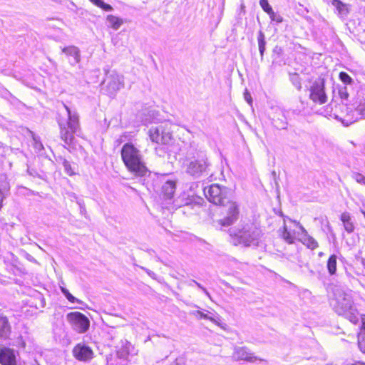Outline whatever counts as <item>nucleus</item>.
Wrapping results in <instances>:
<instances>
[{
  "label": "nucleus",
  "instance_id": "nucleus-38",
  "mask_svg": "<svg viewBox=\"0 0 365 365\" xmlns=\"http://www.w3.org/2000/svg\"><path fill=\"white\" fill-rule=\"evenodd\" d=\"M101 9L107 11L113 10V7L110 4H106L104 2H103Z\"/></svg>",
  "mask_w": 365,
  "mask_h": 365
},
{
  "label": "nucleus",
  "instance_id": "nucleus-34",
  "mask_svg": "<svg viewBox=\"0 0 365 365\" xmlns=\"http://www.w3.org/2000/svg\"><path fill=\"white\" fill-rule=\"evenodd\" d=\"M63 165L64 167V170H65L66 173L67 174H68L69 175H72L73 172L71 170V165L68 163V161L64 160L63 163Z\"/></svg>",
  "mask_w": 365,
  "mask_h": 365
},
{
  "label": "nucleus",
  "instance_id": "nucleus-41",
  "mask_svg": "<svg viewBox=\"0 0 365 365\" xmlns=\"http://www.w3.org/2000/svg\"><path fill=\"white\" fill-rule=\"evenodd\" d=\"M295 86L297 87V88L298 90H300V89H301V88H302L301 83H300L299 82L295 84Z\"/></svg>",
  "mask_w": 365,
  "mask_h": 365
},
{
  "label": "nucleus",
  "instance_id": "nucleus-36",
  "mask_svg": "<svg viewBox=\"0 0 365 365\" xmlns=\"http://www.w3.org/2000/svg\"><path fill=\"white\" fill-rule=\"evenodd\" d=\"M244 98L250 105L252 104V98L251 94L248 92L247 90H245L244 93Z\"/></svg>",
  "mask_w": 365,
  "mask_h": 365
},
{
  "label": "nucleus",
  "instance_id": "nucleus-25",
  "mask_svg": "<svg viewBox=\"0 0 365 365\" xmlns=\"http://www.w3.org/2000/svg\"><path fill=\"white\" fill-rule=\"evenodd\" d=\"M10 190V185L5 174H0V193L6 194Z\"/></svg>",
  "mask_w": 365,
  "mask_h": 365
},
{
  "label": "nucleus",
  "instance_id": "nucleus-17",
  "mask_svg": "<svg viewBox=\"0 0 365 365\" xmlns=\"http://www.w3.org/2000/svg\"><path fill=\"white\" fill-rule=\"evenodd\" d=\"M176 189V181L174 180H167L163 184L161 193L165 199L170 200L173 198Z\"/></svg>",
  "mask_w": 365,
  "mask_h": 365
},
{
  "label": "nucleus",
  "instance_id": "nucleus-23",
  "mask_svg": "<svg viewBox=\"0 0 365 365\" xmlns=\"http://www.w3.org/2000/svg\"><path fill=\"white\" fill-rule=\"evenodd\" d=\"M295 235V232L288 230L287 227L284 225L282 237L287 243L293 244L294 242Z\"/></svg>",
  "mask_w": 365,
  "mask_h": 365
},
{
  "label": "nucleus",
  "instance_id": "nucleus-46",
  "mask_svg": "<svg viewBox=\"0 0 365 365\" xmlns=\"http://www.w3.org/2000/svg\"><path fill=\"white\" fill-rule=\"evenodd\" d=\"M362 264H363V266H364V268H365V259H363V260H362Z\"/></svg>",
  "mask_w": 365,
  "mask_h": 365
},
{
  "label": "nucleus",
  "instance_id": "nucleus-47",
  "mask_svg": "<svg viewBox=\"0 0 365 365\" xmlns=\"http://www.w3.org/2000/svg\"><path fill=\"white\" fill-rule=\"evenodd\" d=\"M322 255H323V253H322V252H320V253L319 254V256H322Z\"/></svg>",
  "mask_w": 365,
  "mask_h": 365
},
{
  "label": "nucleus",
  "instance_id": "nucleus-24",
  "mask_svg": "<svg viewBox=\"0 0 365 365\" xmlns=\"http://www.w3.org/2000/svg\"><path fill=\"white\" fill-rule=\"evenodd\" d=\"M106 20L109 26L115 30H118L123 24L122 19L113 15H108L106 18Z\"/></svg>",
  "mask_w": 365,
  "mask_h": 365
},
{
  "label": "nucleus",
  "instance_id": "nucleus-16",
  "mask_svg": "<svg viewBox=\"0 0 365 365\" xmlns=\"http://www.w3.org/2000/svg\"><path fill=\"white\" fill-rule=\"evenodd\" d=\"M0 364L1 365H16V358L14 350L9 348L1 349Z\"/></svg>",
  "mask_w": 365,
  "mask_h": 365
},
{
  "label": "nucleus",
  "instance_id": "nucleus-12",
  "mask_svg": "<svg viewBox=\"0 0 365 365\" xmlns=\"http://www.w3.org/2000/svg\"><path fill=\"white\" fill-rule=\"evenodd\" d=\"M232 357L236 361H246L248 362L259 360L245 346H235L232 353Z\"/></svg>",
  "mask_w": 365,
  "mask_h": 365
},
{
  "label": "nucleus",
  "instance_id": "nucleus-48",
  "mask_svg": "<svg viewBox=\"0 0 365 365\" xmlns=\"http://www.w3.org/2000/svg\"><path fill=\"white\" fill-rule=\"evenodd\" d=\"M326 365H333L332 364H327Z\"/></svg>",
  "mask_w": 365,
  "mask_h": 365
},
{
  "label": "nucleus",
  "instance_id": "nucleus-5",
  "mask_svg": "<svg viewBox=\"0 0 365 365\" xmlns=\"http://www.w3.org/2000/svg\"><path fill=\"white\" fill-rule=\"evenodd\" d=\"M204 193L207 199L217 205L225 206L229 199L232 198L233 192L231 189L219 184H212L204 188Z\"/></svg>",
  "mask_w": 365,
  "mask_h": 365
},
{
  "label": "nucleus",
  "instance_id": "nucleus-3",
  "mask_svg": "<svg viewBox=\"0 0 365 365\" xmlns=\"http://www.w3.org/2000/svg\"><path fill=\"white\" fill-rule=\"evenodd\" d=\"M65 111L61 113L58 123L61 138L66 145H71L74 139L73 134L79 129V116L76 110L63 104Z\"/></svg>",
  "mask_w": 365,
  "mask_h": 365
},
{
  "label": "nucleus",
  "instance_id": "nucleus-40",
  "mask_svg": "<svg viewBox=\"0 0 365 365\" xmlns=\"http://www.w3.org/2000/svg\"><path fill=\"white\" fill-rule=\"evenodd\" d=\"M361 322H362L361 329L365 330V315H363L361 317Z\"/></svg>",
  "mask_w": 365,
  "mask_h": 365
},
{
  "label": "nucleus",
  "instance_id": "nucleus-29",
  "mask_svg": "<svg viewBox=\"0 0 365 365\" xmlns=\"http://www.w3.org/2000/svg\"><path fill=\"white\" fill-rule=\"evenodd\" d=\"M61 292L70 302H80V301L73 297L66 288L61 287Z\"/></svg>",
  "mask_w": 365,
  "mask_h": 365
},
{
  "label": "nucleus",
  "instance_id": "nucleus-31",
  "mask_svg": "<svg viewBox=\"0 0 365 365\" xmlns=\"http://www.w3.org/2000/svg\"><path fill=\"white\" fill-rule=\"evenodd\" d=\"M268 15L272 21H275L277 23H282L283 21L282 16L276 14L273 10Z\"/></svg>",
  "mask_w": 365,
  "mask_h": 365
},
{
  "label": "nucleus",
  "instance_id": "nucleus-2",
  "mask_svg": "<svg viewBox=\"0 0 365 365\" xmlns=\"http://www.w3.org/2000/svg\"><path fill=\"white\" fill-rule=\"evenodd\" d=\"M121 158L128 170L136 176H145L148 170L145 165L141 152L132 143L123 145Z\"/></svg>",
  "mask_w": 365,
  "mask_h": 365
},
{
  "label": "nucleus",
  "instance_id": "nucleus-45",
  "mask_svg": "<svg viewBox=\"0 0 365 365\" xmlns=\"http://www.w3.org/2000/svg\"><path fill=\"white\" fill-rule=\"evenodd\" d=\"M85 210V208L83 207H81V212H83Z\"/></svg>",
  "mask_w": 365,
  "mask_h": 365
},
{
  "label": "nucleus",
  "instance_id": "nucleus-39",
  "mask_svg": "<svg viewBox=\"0 0 365 365\" xmlns=\"http://www.w3.org/2000/svg\"><path fill=\"white\" fill-rule=\"evenodd\" d=\"M91 1L93 4H95L96 6L100 7V8H101L103 2L102 0H91Z\"/></svg>",
  "mask_w": 365,
  "mask_h": 365
},
{
  "label": "nucleus",
  "instance_id": "nucleus-19",
  "mask_svg": "<svg viewBox=\"0 0 365 365\" xmlns=\"http://www.w3.org/2000/svg\"><path fill=\"white\" fill-rule=\"evenodd\" d=\"M344 230L348 233H352L354 231L355 225L351 214L348 212H344L340 216Z\"/></svg>",
  "mask_w": 365,
  "mask_h": 365
},
{
  "label": "nucleus",
  "instance_id": "nucleus-32",
  "mask_svg": "<svg viewBox=\"0 0 365 365\" xmlns=\"http://www.w3.org/2000/svg\"><path fill=\"white\" fill-rule=\"evenodd\" d=\"M339 78L346 84H351L352 82L351 78L345 72H341L339 73Z\"/></svg>",
  "mask_w": 365,
  "mask_h": 365
},
{
  "label": "nucleus",
  "instance_id": "nucleus-14",
  "mask_svg": "<svg viewBox=\"0 0 365 365\" xmlns=\"http://www.w3.org/2000/svg\"><path fill=\"white\" fill-rule=\"evenodd\" d=\"M73 353L74 356L80 361H87L93 357V351L85 344H78L76 345Z\"/></svg>",
  "mask_w": 365,
  "mask_h": 365
},
{
  "label": "nucleus",
  "instance_id": "nucleus-42",
  "mask_svg": "<svg viewBox=\"0 0 365 365\" xmlns=\"http://www.w3.org/2000/svg\"><path fill=\"white\" fill-rule=\"evenodd\" d=\"M341 98H346L348 96V94L346 93H341Z\"/></svg>",
  "mask_w": 365,
  "mask_h": 365
},
{
  "label": "nucleus",
  "instance_id": "nucleus-18",
  "mask_svg": "<svg viewBox=\"0 0 365 365\" xmlns=\"http://www.w3.org/2000/svg\"><path fill=\"white\" fill-rule=\"evenodd\" d=\"M11 331V327L9 319L0 313V339H7Z\"/></svg>",
  "mask_w": 365,
  "mask_h": 365
},
{
  "label": "nucleus",
  "instance_id": "nucleus-20",
  "mask_svg": "<svg viewBox=\"0 0 365 365\" xmlns=\"http://www.w3.org/2000/svg\"><path fill=\"white\" fill-rule=\"evenodd\" d=\"M62 52L64 53L66 56L73 58V62L71 63L72 65L77 64L80 62L81 53L78 47L74 46L64 47L62 48Z\"/></svg>",
  "mask_w": 365,
  "mask_h": 365
},
{
  "label": "nucleus",
  "instance_id": "nucleus-7",
  "mask_svg": "<svg viewBox=\"0 0 365 365\" xmlns=\"http://www.w3.org/2000/svg\"><path fill=\"white\" fill-rule=\"evenodd\" d=\"M103 85V89L106 94L114 96L118 91L124 87V77L115 71H111L106 73Z\"/></svg>",
  "mask_w": 365,
  "mask_h": 365
},
{
  "label": "nucleus",
  "instance_id": "nucleus-10",
  "mask_svg": "<svg viewBox=\"0 0 365 365\" xmlns=\"http://www.w3.org/2000/svg\"><path fill=\"white\" fill-rule=\"evenodd\" d=\"M225 206H227V215L219 220V224L227 227L237 220L240 210L238 204L233 201L232 198L229 199V202H227Z\"/></svg>",
  "mask_w": 365,
  "mask_h": 365
},
{
  "label": "nucleus",
  "instance_id": "nucleus-44",
  "mask_svg": "<svg viewBox=\"0 0 365 365\" xmlns=\"http://www.w3.org/2000/svg\"><path fill=\"white\" fill-rule=\"evenodd\" d=\"M361 212L363 214L364 218H365V210H361Z\"/></svg>",
  "mask_w": 365,
  "mask_h": 365
},
{
  "label": "nucleus",
  "instance_id": "nucleus-43",
  "mask_svg": "<svg viewBox=\"0 0 365 365\" xmlns=\"http://www.w3.org/2000/svg\"><path fill=\"white\" fill-rule=\"evenodd\" d=\"M36 147H37V148H38V147H39V148H43V145H42V144H41V143H39V144H38V145H36Z\"/></svg>",
  "mask_w": 365,
  "mask_h": 365
},
{
  "label": "nucleus",
  "instance_id": "nucleus-30",
  "mask_svg": "<svg viewBox=\"0 0 365 365\" xmlns=\"http://www.w3.org/2000/svg\"><path fill=\"white\" fill-rule=\"evenodd\" d=\"M259 5L263 11L267 14H270V12L273 10L268 2V0H259Z\"/></svg>",
  "mask_w": 365,
  "mask_h": 365
},
{
  "label": "nucleus",
  "instance_id": "nucleus-6",
  "mask_svg": "<svg viewBox=\"0 0 365 365\" xmlns=\"http://www.w3.org/2000/svg\"><path fill=\"white\" fill-rule=\"evenodd\" d=\"M172 126L170 122L152 126L149 130L151 140L158 144H169L173 140Z\"/></svg>",
  "mask_w": 365,
  "mask_h": 365
},
{
  "label": "nucleus",
  "instance_id": "nucleus-49",
  "mask_svg": "<svg viewBox=\"0 0 365 365\" xmlns=\"http://www.w3.org/2000/svg\"><path fill=\"white\" fill-rule=\"evenodd\" d=\"M173 365H180V364H179L178 363H176V364H173Z\"/></svg>",
  "mask_w": 365,
  "mask_h": 365
},
{
  "label": "nucleus",
  "instance_id": "nucleus-22",
  "mask_svg": "<svg viewBox=\"0 0 365 365\" xmlns=\"http://www.w3.org/2000/svg\"><path fill=\"white\" fill-rule=\"evenodd\" d=\"M331 5L337 11V14L341 17L346 16L350 12V5L340 0H331Z\"/></svg>",
  "mask_w": 365,
  "mask_h": 365
},
{
  "label": "nucleus",
  "instance_id": "nucleus-28",
  "mask_svg": "<svg viewBox=\"0 0 365 365\" xmlns=\"http://www.w3.org/2000/svg\"><path fill=\"white\" fill-rule=\"evenodd\" d=\"M358 347L362 353L365 354V333L364 332L358 334Z\"/></svg>",
  "mask_w": 365,
  "mask_h": 365
},
{
  "label": "nucleus",
  "instance_id": "nucleus-26",
  "mask_svg": "<svg viewBox=\"0 0 365 365\" xmlns=\"http://www.w3.org/2000/svg\"><path fill=\"white\" fill-rule=\"evenodd\" d=\"M336 256L335 255H332L328 259L327 262V269L328 272L331 275H333L336 273Z\"/></svg>",
  "mask_w": 365,
  "mask_h": 365
},
{
  "label": "nucleus",
  "instance_id": "nucleus-1",
  "mask_svg": "<svg viewBox=\"0 0 365 365\" xmlns=\"http://www.w3.org/2000/svg\"><path fill=\"white\" fill-rule=\"evenodd\" d=\"M331 304L337 314L344 316L354 324L358 323L359 312L354 302L351 290L336 287L333 291Z\"/></svg>",
  "mask_w": 365,
  "mask_h": 365
},
{
  "label": "nucleus",
  "instance_id": "nucleus-8",
  "mask_svg": "<svg viewBox=\"0 0 365 365\" xmlns=\"http://www.w3.org/2000/svg\"><path fill=\"white\" fill-rule=\"evenodd\" d=\"M66 319L72 329L78 333H85L89 329V319L86 316L79 312L68 313L66 316Z\"/></svg>",
  "mask_w": 365,
  "mask_h": 365
},
{
  "label": "nucleus",
  "instance_id": "nucleus-13",
  "mask_svg": "<svg viewBox=\"0 0 365 365\" xmlns=\"http://www.w3.org/2000/svg\"><path fill=\"white\" fill-rule=\"evenodd\" d=\"M294 223L299 230V231L297 232L298 240L309 249L314 250L318 247V242L308 235L304 227L300 225L299 222H294Z\"/></svg>",
  "mask_w": 365,
  "mask_h": 365
},
{
  "label": "nucleus",
  "instance_id": "nucleus-21",
  "mask_svg": "<svg viewBox=\"0 0 365 365\" xmlns=\"http://www.w3.org/2000/svg\"><path fill=\"white\" fill-rule=\"evenodd\" d=\"M133 346L127 340L121 341L120 346L118 348L116 355L120 359L125 361L129 355Z\"/></svg>",
  "mask_w": 365,
  "mask_h": 365
},
{
  "label": "nucleus",
  "instance_id": "nucleus-27",
  "mask_svg": "<svg viewBox=\"0 0 365 365\" xmlns=\"http://www.w3.org/2000/svg\"><path fill=\"white\" fill-rule=\"evenodd\" d=\"M257 41H258V46H259V51L261 55V57H263L264 52L265 51V36L264 34L262 33V31H259L257 36Z\"/></svg>",
  "mask_w": 365,
  "mask_h": 365
},
{
  "label": "nucleus",
  "instance_id": "nucleus-9",
  "mask_svg": "<svg viewBox=\"0 0 365 365\" xmlns=\"http://www.w3.org/2000/svg\"><path fill=\"white\" fill-rule=\"evenodd\" d=\"M208 166L207 158L190 159L186 164V173L195 178H199L207 171Z\"/></svg>",
  "mask_w": 365,
  "mask_h": 365
},
{
  "label": "nucleus",
  "instance_id": "nucleus-35",
  "mask_svg": "<svg viewBox=\"0 0 365 365\" xmlns=\"http://www.w3.org/2000/svg\"><path fill=\"white\" fill-rule=\"evenodd\" d=\"M192 282L194 284H195L210 299H211V296H210V293L207 292V290L204 287H202L200 283H198L197 282H196L195 280H192Z\"/></svg>",
  "mask_w": 365,
  "mask_h": 365
},
{
  "label": "nucleus",
  "instance_id": "nucleus-11",
  "mask_svg": "<svg viewBox=\"0 0 365 365\" xmlns=\"http://www.w3.org/2000/svg\"><path fill=\"white\" fill-rule=\"evenodd\" d=\"M309 98L315 103L324 104L327 101L324 81H315L309 89Z\"/></svg>",
  "mask_w": 365,
  "mask_h": 365
},
{
  "label": "nucleus",
  "instance_id": "nucleus-4",
  "mask_svg": "<svg viewBox=\"0 0 365 365\" xmlns=\"http://www.w3.org/2000/svg\"><path fill=\"white\" fill-rule=\"evenodd\" d=\"M260 235V230L252 225H246L242 228L230 231V236L233 238L234 244L242 245L245 247L257 245Z\"/></svg>",
  "mask_w": 365,
  "mask_h": 365
},
{
  "label": "nucleus",
  "instance_id": "nucleus-15",
  "mask_svg": "<svg viewBox=\"0 0 365 365\" xmlns=\"http://www.w3.org/2000/svg\"><path fill=\"white\" fill-rule=\"evenodd\" d=\"M190 314L198 319H207V320L212 322V323H214L215 324H216L219 327H222L221 322H221L220 317L215 312L213 313V312H210L209 311H206V312H204L201 310H195V311L190 312Z\"/></svg>",
  "mask_w": 365,
  "mask_h": 365
},
{
  "label": "nucleus",
  "instance_id": "nucleus-37",
  "mask_svg": "<svg viewBox=\"0 0 365 365\" xmlns=\"http://www.w3.org/2000/svg\"><path fill=\"white\" fill-rule=\"evenodd\" d=\"M140 268L146 272V273L153 279H155L156 274L151 270L146 269L145 267H140Z\"/></svg>",
  "mask_w": 365,
  "mask_h": 365
},
{
  "label": "nucleus",
  "instance_id": "nucleus-33",
  "mask_svg": "<svg viewBox=\"0 0 365 365\" xmlns=\"http://www.w3.org/2000/svg\"><path fill=\"white\" fill-rule=\"evenodd\" d=\"M353 178L357 182L365 185V176L362 174L356 173L354 174Z\"/></svg>",
  "mask_w": 365,
  "mask_h": 365
},
{
  "label": "nucleus",
  "instance_id": "nucleus-50",
  "mask_svg": "<svg viewBox=\"0 0 365 365\" xmlns=\"http://www.w3.org/2000/svg\"><path fill=\"white\" fill-rule=\"evenodd\" d=\"M115 365H124V364H115Z\"/></svg>",
  "mask_w": 365,
  "mask_h": 365
}]
</instances>
